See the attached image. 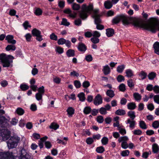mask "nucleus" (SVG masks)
<instances>
[{
    "label": "nucleus",
    "mask_w": 159,
    "mask_h": 159,
    "mask_svg": "<svg viewBox=\"0 0 159 159\" xmlns=\"http://www.w3.org/2000/svg\"><path fill=\"white\" fill-rule=\"evenodd\" d=\"M93 5L90 4L88 6L86 4H83L82 6L81 10L79 12V16L82 20L86 19L88 16V14H90L93 11V17L94 19L95 24L97 25V28L99 30V14L98 10H93Z\"/></svg>",
    "instance_id": "1"
},
{
    "label": "nucleus",
    "mask_w": 159,
    "mask_h": 159,
    "mask_svg": "<svg viewBox=\"0 0 159 159\" xmlns=\"http://www.w3.org/2000/svg\"><path fill=\"white\" fill-rule=\"evenodd\" d=\"M14 58L13 56L9 55H7L4 53L0 54V62L2 63L3 67H8L12 62V59Z\"/></svg>",
    "instance_id": "2"
},
{
    "label": "nucleus",
    "mask_w": 159,
    "mask_h": 159,
    "mask_svg": "<svg viewBox=\"0 0 159 159\" xmlns=\"http://www.w3.org/2000/svg\"><path fill=\"white\" fill-rule=\"evenodd\" d=\"M132 20V19L131 17L124 15H122L113 18L112 20V22L114 23L117 24L119 23L120 20H122L123 24L125 25L129 24L130 21Z\"/></svg>",
    "instance_id": "3"
},
{
    "label": "nucleus",
    "mask_w": 159,
    "mask_h": 159,
    "mask_svg": "<svg viewBox=\"0 0 159 159\" xmlns=\"http://www.w3.org/2000/svg\"><path fill=\"white\" fill-rule=\"evenodd\" d=\"M146 28L153 32H155L157 27L159 30V23L156 19H152L149 23L145 25ZM159 37V33L158 34Z\"/></svg>",
    "instance_id": "4"
},
{
    "label": "nucleus",
    "mask_w": 159,
    "mask_h": 159,
    "mask_svg": "<svg viewBox=\"0 0 159 159\" xmlns=\"http://www.w3.org/2000/svg\"><path fill=\"white\" fill-rule=\"evenodd\" d=\"M20 140V138L16 135L11 136L7 142L9 149H12L16 148Z\"/></svg>",
    "instance_id": "5"
},
{
    "label": "nucleus",
    "mask_w": 159,
    "mask_h": 159,
    "mask_svg": "<svg viewBox=\"0 0 159 159\" xmlns=\"http://www.w3.org/2000/svg\"><path fill=\"white\" fill-rule=\"evenodd\" d=\"M4 113L3 110L0 109V127L2 128H5L8 125V120L2 116Z\"/></svg>",
    "instance_id": "6"
},
{
    "label": "nucleus",
    "mask_w": 159,
    "mask_h": 159,
    "mask_svg": "<svg viewBox=\"0 0 159 159\" xmlns=\"http://www.w3.org/2000/svg\"><path fill=\"white\" fill-rule=\"evenodd\" d=\"M0 159H15V157L12 152H0Z\"/></svg>",
    "instance_id": "7"
},
{
    "label": "nucleus",
    "mask_w": 159,
    "mask_h": 159,
    "mask_svg": "<svg viewBox=\"0 0 159 159\" xmlns=\"http://www.w3.org/2000/svg\"><path fill=\"white\" fill-rule=\"evenodd\" d=\"M10 132L5 128L0 129V136H1L3 141H6L10 137Z\"/></svg>",
    "instance_id": "8"
},
{
    "label": "nucleus",
    "mask_w": 159,
    "mask_h": 159,
    "mask_svg": "<svg viewBox=\"0 0 159 159\" xmlns=\"http://www.w3.org/2000/svg\"><path fill=\"white\" fill-rule=\"evenodd\" d=\"M20 152L21 154L19 157V159H31V156L24 149H22Z\"/></svg>",
    "instance_id": "9"
},
{
    "label": "nucleus",
    "mask_w": 159,
    "mask_h": 159,
    "mask_svg": "<svg viewBox=\"0 0 159 159\" xmlns=\"http://www.w3.org/2000/svg\"><path fill=\"white\" fill-rule=\"evenodd\" d=\"M111 108V106L109 104L104 106V107L100 108V113L102 115H105L107 113V111H109Z\"/></svg>",
    "instance_id": "10"
},
{
    "label": "nucleus",
    "mask_w": 159,
    "mask_h": 159,
    "mask_svg": "<svg viewBox=\"0 0 159 159\" xmlns=\"http://www.w3.org/2000/svg\"><path fill=\"white\" fill-rule=\"evenodd\" d=\"M127 124H129V127L131 129H133L136 124V122L134 120H130V119H128L126 121Z\"/></svg>",
    "instance_id": "11"
},
{
    "label": "nucleus",
    "mask_w": 159,
    "mask_h": 159,
    "mask_svg": "<svg viewBox=\"0 0 159 159\" xmlns=\"http://www.w3.org/2000/svg\"><path fill=\"white\" fill-rule=\"evenodd\" d=\"M13 38L14 37L12 35H8L6 37L5 39L7 40L8 43L14 44L16 43V41L13 39Z\"/></svg>",
    "instance_id": "12"
},
{
    "label": "nucleus",
    "mask_w": 159,
    "mask_h": 159,
    "mask_svg": "<svg viewBox=\"0 0 159 159\" xmlns=\"http://www.w3.org/2000/svg\"><path fill=\"white\" fill-rule=\"evenodd\" d=\"M102 71L105 75H107L111 72L110 68L108 65H107L103 67Z\"/></svg>",
    "instance_id": "13"
},
{
    "label": "nucleus",
    "mask_w": 159,
    "mask_h": 159,
    "mask_svg": "<svg viewBox=\"0 0 159 159\" xmlns=\"http://www.w3.org/2000/svg\"><path fill=\"white\" fill-rule=\"evenodd\" d=\"M79 50L81 52H84L86 50V48L84 44L80 43H79L78 48Z\"/></svg>",
    "instance_id": "14"
},
{
    "label": "nucleus",
    "mask_w": 159,
    "mask_h": 159,
    "mask_svg": "<svg viewBox=\"0 0 159 159\" xmlns=\"http://www.w3.org/2000/svg\"><path fill=\"white\" fill-rule=\"evenodd\" d=\"M112 4H113L110 1H107L104 2V6L106 8L109 9L112 7Z\"/></svg>",
    "instance_id": "15"
},
{
    "label": "nucleus",
    "mask_w": 159,
    "mask_h": 159,
    "mask_svg": "<svg viewBox=\"0 0 159 159\" xmlns=\"http://www.w3.org/2000/svg\"><path fill=\"white\" fill-rule=\"evenodd\" d=\"M153 48L154 49L155 52L159 55V43L155 42L153 44Z\"/></svg>",
    "instance_id": "16"
},
{
    "label": "nucleus",
    "mask_w": 159,
    "mask_h": 159,
    "mask_svg": "<svg viewBox=\"0 0 159 159\" xmlns=\"http://www.w3.org/2000/svg\"><path fill=\"white\" fill-rule=\"evenodd\" d=\"M32 33L34 36L37 37L41 35V31L36 28H34L32 30Z\"/></svg>",
    "instance_id": "17"
},
{
    "label": "nucleus",
    "mask_w": 159,
    "mask_h": 159,
    "mask_svg": "<svg viewBox=\"0 0 159 159\" xmlns=\"http://www.w3.org/2000/svg\"><path fill=\"white\" fill-rule=\"evenodd\" d=\"M66 55L68 57H74L75 56V51L72 49H69L67 51Z\"/></svg>",
    "instance_id": "18"
},
{
    "label": "nucleus",
    "mask_w": 159,
    "mask_h": 159,
    "mask_svg": "<svg viewBox=\"0 0 159 159\" xmlns=\"http://www.w3.org/2000/svg\"><path fill=\"white\" fill-rule=\"evenodd\" d=\"M152 149L154 153H157L159 151V147L157 144L154 143L152 145Z\"/></svg>",
    "instance_id": "19"
},
{
    "label": "nucleus",
    "mask_w": 159,
    "mask_h": 159,
    "mask_svg": "<svg viewBox=\"0 0 159 159\" xmlns=\"http://www.w3.org/2000/svg\"><path fill=\"white\" fill-rule=\"evenodd\" d=\"M128 116L130 117V120H134L136 117L135 112L131 111L128 112Z\"/></svg>",
    "instance_id": "20"
},
{
    "label": "nucleus",
    "mask_w": 159,
    "mask_h": 159,
    "mask_svg": "<svg viewBox=\"0 0 159 159\" xmlns=\"http://www.w3.org/2000/svg\"><path fill=\"white\" fill-rule=\"evenodd\" d=\"M106 34L109 37L112 36L114 34V30L112 29H108L106 30Z\"/></svg>",
    "instance_id": "21"
},
{
    "label": "nucleus",
    "mask_w": 159,
    "mask_h": 159,
    "mask_svg": "<svg viewBox=\"0 0 159 159\" xmlns=\"http://www.w3.org/2000/svg\"><path fill=\"white\" fill-rule=\"evenodd\" d=\"M107 95L110 98H112L115 96V93L113 90L109 89L108 90L106 93Z\"/></svg>",
    "instance_id": "22"
},
{
    "label": "nucleus",
    "mask_w": 159,
    "mask_h": 159,
    "mask_svg": "<svg viewBox=\"0 0 159 159\" xmlns=\"http://www.w3.org/2000/svg\"><path fill=\"white\" fill-rule=\"evenodd\" d=\"M125 111L123 109H118L115 112L116 114L119 116H123L125 114Z\"/></svg>",
    "instance_id": "23"
},
{
    "label": "nucleus",
    "mask_w": 159,
    "mask_h": 159,
    "mask_svg": "<svg viewBox=\"0 0 159 159\" xmlns=\"http://www.w3.org/2000/svg\"><path fill=\"white\" fill-rule=\"evenodd\" d=\"M16 49V47L14 44L8 45L6 48V50L7 51H9L10 50L15 51Z\"/></svg>",
    "instance_id": "24"
},
{
    "label": "nucleus",
    "mask_w": 159,
    "mask_h": 159,
    "mask_svg": "<svg viewBox=\"0 0 159 159\" xmlns=\"http://www.w3.org/2000/svg\"><path fill=\"white\" fill-rule=\"evenodd\" d=\"M42 11L39 8H35L34 10V13L36 16H40L42 14Z\"/></svg>",
    "instance_id": "25"
},
{
    "label": "nucleus",
    "mask_w": 159,
    "mask_h": 159,
    "mask_svg": "<svg viewBox=\"0 0 159 159\" xmlns=\"http://www.w3.org/2000/svg\"><path fill=\"white\" fill-rule=\"evenodd\" d=\"M127 107L129 110H134L136 108V105L134 103L130 102L128 104Z\"/></svg>",
    "instance_id": "26"
},
{
    "label": "nucleus",
    "mask_w": 159,
    "mask_h": 159,
    "mask_svg": "<svg viewBox=\"0 0 159 159\" xmlns=\"http://www.w3.org/2000/svg\"><path fill=\"white\" fill-rule=\"evenodd\" d=\"M139 126L141 129H146L147 128V126L146 123L143 120H140L139 121Z\"/></svg>",
    "instance_id": "27"
},
{
    "label": "nucleus",
    "mask_w": 159,
    "mask_h": 159,
    "mask_svg": "<svg viewBox=\"0 0 159 159\" xmlns=\"http://www.w3.org/2000/svg\"><path fill=\"white\" fill-rule=\"evenodd\" d=\"M156 74L154 72H152L150 73L148 75V79L150 80H153L156 76Z\"/></svg>",
    "instance_id": "28"
},
{
    "label": "nucleus",
    "mask_w": 159,
    "mask_h": 159,
    "mask_svg": "<svg viewBox=\"0 0 159 159\" xmlns=\"http://www.w3.org/2000/svg\"><path fill=\"white\" fill-rule=\"evenodd\" d=\"M78 97L79 98L80 100L81 101H84L85 99L84 93L83 92L80 93L78 95Z\"/></svg>",
    "instance_id": "29"
},
{
    "label": "nucleus",
    "mask_w": 159,
    "mask_h": 159,
    "mask_svg": "<svg viewBox=\"0 0 159 159\" xmlns=\"http://www.w3.org/2000/svg\"><path fill=\"white\" fill-rule=\"evenodd\" d=\"M128 139L127 137L124 136L120 137L118 139V141L119 143L124 142H126L128 140Z\"/></svg>",
    "instance_id": "30"
},
{
    "label": "nucleus",
    "mask_w": 159,
    "mask_h": 159,
    "mask_svg": "<svg viewBox=\"0 0 159 159\" xmlns=\"http://www.w3.org/2000/svg\"><path fill=\"white\" fill-rule=\"evenodd\" d=\"M94 103L96 105L99 104V94H98L96 96L94 100Z\"/></svg>",
    "instance_id": "31"
},
{
    "label": "nucleus",
    "mask_w": 159,
    "mask_h": 159,
    "mask_svg": "<svg viewBox=\"0 0 159 159\" xmlns=\"http://www.w3.org/2000/svg\"><path fill=\"white\" fill-rule=\"evenodd\" d=\"M133 96L136 101H139L141 99V96L138 93H134Z\"/></svg>",
    "instance_id": "32"
},
{
    "label": "nucleus",
    "mask_w": 159,
    "mask_h": 159,
    "mask_svg": "<svg viewBox=\"0 0 159 159\" xmlns=\"http://www.w3.org/2000/svg\"><path fill=\"white\" fill-rule=\"evenodd\" d=\"M72 8L74 10H78L80 8V5L75 3H73L72 5Z\"/></svg>",
    "instance_id": "33"
},
{
    "label": "nucleus",
    "mask_w": 159,
    "mask_h": 159,
    "mask_svg": "<svg viewBox=\"0 0 159 159\" xmlns=\"http://www.w3.org/2000/svg\"><path fill=\"white\" fill-rule=\"evenodd\" d=\"M67 111L70 116H72V115L74 113V110L72 107H69L67 110Z\"/></svg>",
    "instance_id": "34"
},
{
    "label": "nucleus",
    "mask_w": 159,
    "mask_h": 159,
    "mask_svg": "<svg viewBox=\"0 0 159 159\" xmlns=\"http://www.w3.org/2000/svg\"><path fill=\"white\" fill-rule=\"evenodd\" d=\"M125 68V66L124 65L119 66L117 68V71L119 73L122 72Z\"/></svg>",
    "instance_id": "35"
},
{
    "label": "nucleus",
    "mask_w": 159,
    "mask_h": 159,
    "mask_svg": "<svg viewBox=\"0 0 159 159\" xmlns=\"http://www.w3.org/2000/svg\"><path fill=\"white\" fill-rule=\"evenodd\" d=\"M61 25H63L66 26H68L70 25V23L68 22L67 20L65 18L62 19V21L61 22Z\"/></svg>",
    "instance_id": "36"
},
{
    "label": "nucleus",
    "mask_w": 159,
    "mask_h": 159,
    "mask_svg": "<svg viewBox=\"0 0 159 159\" xmlns=\"http://www.w3.org/2000/svg\"><path fill=\"white\" fill-rule=\"evenodd\" d=\"M16 111L19 115H22L24 113V110L20 107L18 108Z\"/></svg>",
    "instance_id": "37"
},
{
    "label": "nucleus",
    "mask_w": 159,
    "mask_h": 159,
    "mask_svg": "<svg viewBox=\"0 0 159 159\" xmlns=\"http://www.w3.org/2000/svg\"><path fill=\"white\" fill-rule=\"evenodd\" d=\"M20 89L23 91H25L29 89V86L26 84H22L20 85Z\"/></svg>",
    "instance_id": "38"
},
{
    "label": "nucleus",
    "mask_w": 159,
    "mask_h": 159,
    "mask_svg": "<svg viewBox=\"0 0 159 159\" xmlns=\"http://www.w3.org/2000/svg\"><path fill=\"white\" fill-rule=\"evenodd\" d=\"M125 73L126 74V76L128 77H131L133 75V71L129 69L127 70Z\"/></svg>",
    "instance_id": "39"
},
{
    "label": "nucleus",
    "mask_w": 159,
    "mask_h": 159,
    "mask_svg": "<svg viewBox=\"0 0 159 159\" xmlns=\"http://www.w3.org/2000/svg\"><path fill=\"white\" fill-rule=\"evenodd\" d=\"M59 127V125L57 124L54 123H52L49 126L50 129H53L56 130Z\"/></svg>",
    "instance_id": "40"
},
{
    "label": "nucleus",
    "mask_w": 159,
    "mask_h": 159,
    "mask_svg": "<svg viewBox=\"0 0 159 159\" xmlns=\"http://www.w3.org/2000/svg\"><path fill=\"white\" fill-rule=\"evenodd\" d=\"M91 109L89 107H85L84 110V112L85 114H87L90 113Z\"/></svg>",
    "instance_id": "41"
},
{
    "label": "nucleus",
    "mask_w": 159,
    "mask_h": 159,
    "mask_svg": "<svg viewBox=\"0 0 159 159\" xmlns=\"http://www.w3.org/2000/svg\"><path fill=\"white\" fill-rule=\"evenodd\" d=\"M108 138L105 137H103L101 140L102 143L103 145H106L108 143Z\"/></svg>",
    "instance_id": "42"
},
{
    "label": "nucleus",
    "mask_w": 159,
    "mask_h": 159,
    "mask_svg": "<svg viewBox=\"0 0 159 159\" xmlns=\"http://www.w3.org/2000/svg\"><path fill=\"white\" fill-rule=\"evenodd\" d=\"M119 89L120 90L121 92H124L126 90L125 86L124 84H121L119 86Z\"/></svg>",
    "instance_id": "43"
},
{
    "label": "nucleus",
    "mask_w": 159,
    "mask_h": 159,
    "mask_svg": "<svg viewBox=\"0 0 159 159\" xmlns=\"http://www.w3.org/2000/svg\"><path fill=\"white\" fill-rule=\"evenodd\" d=\"M152 126L155 129H157L159 127V122L158 120L154 121L152 123Z\"/></svg>",
    "instance_id": "44"
},
{
    "label": "nucleus",
    "mask_w": 159,
    "mask_h": 159,
    "mask_svg": "<svg viewBox=\"0 0 159 159\" xmlns=\"http://www.w3.org/2000/svg\"><path fill=\"white\" fill-rule=\"evenodd\" d=\"M43 95V94L40 93H36L35 94V97L36 99L38 101L42 100Z\"/></svg>",
    "instance_id": "45"
},
{
    "label": "nucleus",
    "mask_w": 159,
    "mask_h": 159,
    "mask_svg": "<svg viewBox=\"0 0 159 159\" xmlns=\"http://www.w3.org/2000/svg\"><path fill=\"white\" fill-rule=\"evenodd\" d=\"M74 24L75 25L77 26H80L82 24V21L81 19L78 18L76 19L74 21Z\"/></svg>",
    "instance_id": "46"
},
{
    "label": "nucleus",
    "mask_w": 159,
    "mask_h": 159,
    "mask_svg": "<svg viewBox=\"0 0 159 159\" xmlns=\"http://www.w3.org/2000/svg\"><path fill=\"white\" fill-rule=\"evenodd\" d=\"M74 84L77 89L80 88L81 85L80 82L78 80H76L74 81Z\"/></svg>",
    "instance_id": "47"
},
{
    "label": "nucleus",
    "mask_w": 159,
    "mask_h": 159,
    "mask_svg": "<svg viewBox=\"0 0 159 159\" xmlns=\"http://www.w3.org/2000/svg\"><path fill=\"white\" fill-rule=\"evenodd\" d=\"M66 40L63 38H61L58 40L57 43L59 45H63L65 44Z\"/></svg>",
    "instance_id": "48"
},
{
    "label": "nucleus",
    "mask_w": 159,
    "mask_h": 159,
    "mask_svg": "<svg viewBox=\"0 0 159 159\" xmlns=\"http://www.w3.org/2000/svg\"><path fill=\"white\" fill-rule=\"evenodd\" d=\"M117 80L118 82H121L122 81L125 80V78L123 76L119 75L118 76Z\"/></svg>",
    "instance_id": "49"
},
{
    "label": "nucleus",
    "mask_w": 159,
    "mask_h": 159,
    "mask_svg": "<svg viewBox=\"0 0 159 159\" xmlns=\"http://www.w3.org/2000/svg\"><path fill=\"white\" fill-rule=\"evenodd\" d=\"M127 84L129 87L132 88L134 86V84L132 79H129L127 81Z\"/></svg>",
    "instance_id": "50"
},
{
    "label": "nucleus",
    "mask_w": 159,
    "mask_h": 159,
    "mask_svg": "<svg viewBox=\"0 0 159 159\" xmlns=\"http://www.w3.org/2000/svg\"><path fill=\"white\" fill-rule=\"evenodd\" d=\"M85 59L87 61L90 62L92 60L93 57L91 55L89 54L85 56Z\"/></svg>",
    "instance_id": "51"
},
{
    "label": "nucleus",
    "mask_w": 159,
    "mask_h": 159,
    "mask_svg": "<svg viewBox=\"0 0 159 159\" xmlns=\"http://www.w3.org/2000/svg\"><path fill=\"white\" fill-rule=\"evenodd\" d=\"M50 39L53 40H57V37L54 33H52L50 36Z\"/></svg>",
    "instance_id": "52"
},
{
    "label": "nucleus",
    "mask_w": 159,
    "mask_h": 159,
    "mask_svg": "<svg viewBox=\"0 0 159 159\" xmlns=\"http://www.w3.org/2000/svg\"><path fill=\"white\" fill-rule=\"evenodd\" d=\"M140 76H141V78L142 80L145 79L147 75V74L144 71H141L140 73Z\"/></svg>",
    "instance_id": "53"
},
{
    "label": "nucleus",
    "mask_w": 159,
    "mask_h": 159,
    "mask_svg": "<svg viewBox=\"0 0 159 159\" xmlns=\"http://www.w3.org/2000/svg\"><path fill=\"white\" fill-rule=\"evenodd\" d=\"M98 38V37H93L91 39V41L93 43L95 44L98 43L99 42V39Z\"/></svg>",
    "instance_id": "54"
},
{
    "label": "nucleus",
    "mask_w": 159,
    "mask_h": 159,
    "mask_svg": "<svg viewBox=\"0 0 159 159\" xmlns=\"http://www.w3.org/2000/svg\"><path fill=\"white\" fill-rule=\"evenodd\" d=\"M133 133L134 135H140L142 133V131L140 129H135L133 131Z\"/></svg>",
    "instance_id": "55"
},
{
    "label": "nucleus",
    "mask_w": 159,
    "mask_h": 159,
    "mask_svg": "<svg viewBox=\"0 0 159 159\" xmlns=\"http://www.w3.org/2000/svg\"><path fill=\"white\" fill-rule=\"evenodd\" d=\"M129 151L128 150L123 151L121 153V155L124 157L128 156L129 154Z\"/></svg>",
    "instance_id": "56"
},
{
    "label": "nucleus",
    "mask_w": 159,
    "mask_h": 159,
    "mask_svg": "<svg viewBox=\"0 0 159 159\" xmlns=\"http://www.w3.org/2000/svg\"><path fill=\"white\" fill-rule=\"evenodd\" d=\"M118 130L119 131V132L122 135H124L126 134V131L125 129L121 128L120 127L118 128Z\"/></svg>",
    "instance_id": "57"
},
{
    "label": "nucleus",
    "mask_w": 159,
    "mask_h": 159,
    "mask_svg": "<svg viewBox=\"0 0 159 159\" xmlns=\"http://www.w3.org/2000/svg\"><path fill=\"white\" fill-rule=\"evenodd\" d=\"M23 25L25 30H26L28 27H31L30 25H29V22L27 21H26L23 24Z\"/></svg>",
    "instance_id": "58"
},
{
    "label": "nucleus",
    "mask_w": 159,
    "mask_h": 159,
    "mask_svg": "<svg viewBox=\"0 0 159 159\" xmlns=\"http://www.w3.org/2000/svg\"><path fill=\"white\" fill-rule=\"evenodd\" d=\"M114 12L111 10L108 11L106 13L107 16L109 17L113 16L114 15Z\"/></svg>",
    "instance_id": "59"
},
{
    "label": "nucleus",
    "mask_w": 159,
    "mask_h": 159,
    "mask_svg": "<svg viewBox=\"0 0 159 159\" xmlns=\"http://www.w3.org/2000/svg\"><path fill=\"white\" fill-rule=\"evenodd\" d=\"M56 51L59 53L61 54L63 52V49L60 47H58L56 48Z\"/></svg>",
    "instance_id": "60"
},
{
    "label": "nucleus",
    "mask_w": 159,
    "mask_h": 159,
    "mask_svg": "<svg viewBox=\"0 0 159 159\" xmlns=\"http://www.w3.org/2000/svg\"><path fill=\"white\" fill-rule=\"evenodd\" d=\"M121 146L123 148L125 149L127 148L129 146L127 142H122L121 144Z\"/></svg>",
    "instance_id": "61"
},
{
    "label": "nucleus",
    "mask_w": 159,
    "mask_h": 159,
    "mask_svg": "<svg viewBox=\"0 0 159 159\" xmlns=\"http://www.w3.org/2000/svg\"><path fill=\"white\" fill-rule=\"evenodd\" d=\"M89 85L90 83L88 81H85L82 84L83 86L85 88H87L89 86Z\"/></svg>",
    "instance_id": "62"
},
{
    "label": "nucleus",
    "mask_w": 159,
    "mask_h": 159,
    "mask_svg": "<svg viewBox=\"0 0 159 159\" xmlns=\"http://www.w3.org/2000/svg\"><path fill=\"white\" fill-rule=\"evenodd\" d=\"M154 101L157 103L159 104V95H155L153 97Z\"/></svg>",
    "instance_id": "63"
},
{
    "label": "nucleus",
    "mask_w": 159,
    "mask_h": 159,
    "mask_svg": "<svg viewBox=\"0 0 159 159\" xmlns=\"http://www.w3.org/2000/svg\"><path fill=\"white\" fill-rule=\"evenodd\" d=\"M153 90L156 93H159V86L155 85L153 87Z\"/></svg>",
    "instance_id": "64"
}]
</instances>
